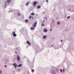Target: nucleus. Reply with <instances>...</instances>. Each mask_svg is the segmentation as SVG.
<instances>
[{
    "label": "nucleus",
    "instance_id": "nucleus-1",
    "mask_svg": "<svg viewBox=\"0 0 74 74\" xmlns=\"http://www.w3.org/2000/svg\"><path fill=\"white\" fill-rule=\"evenodd\" d=\"M37 21H36L34 23V24L33 25H32L33 27H34V28H36V26L37 25Z\"/></svg>",
    "mask_w": 74,
    "mask_h": 74
},
{
    "label": "nucleus",
    "instance_id": "nucleus-2",
    "mask_svg": "<svg viewBox=\"0 0 74 74\" xmlns=\"http://www.w3.org/2000/svg\"><path fill=\"white\" fill-rule=\"evenodd\" d=\"M13 35L14 37H16V34H15V32H12Z\"/></svg>",
    "mask_w": 74,
    "mask_h": 74
},
{
    "label": "nucleus",
    "instance_id": "nucleus-3",
    "mask_svg": "<svg viewBox=\"0 0 74 74\" xmlns=\"http://www.w3.org/2000/svg\"><path fill=\"white\" fill-rule=\"evenodd\" d=\"M17 59L18 61H19L21 59H20V58L19 57V56H18L17 57Z\"/></svg>",
    "mask_w": 74,
    "mask_h": 74
},
{
    "label": "nucleus",
    "instance_id": "nucleus-4",
    "mask_svg": "<svg viewBox=\"0 0 74 74\" xmlns=\"http://www.w3.org/2000/svg\"><path fill=\"white\" fill-rule=\"evenodd\" d=\"M43 32L44 33H47L48 32V30L47 29H45L43 30Z\"/></svg>",
    "mask_w": 74,
    "mask_h": 74
},
{
    "label": "nucleus",
    "instance_id": "nucleus-5",
    "mask_svg": "<svg viewBox=\"0 0 74 74\" xmlns=\"http://www.w3.org/2000/svg\"><path fill=\"white\" fill-rule=\"evenodd\" d=\"M13 65L14 66V67H17V66H16V63H14L13 64Z\"/></svg>",
    "mask_w": 74,
    "mask_h": 74
},
{
    "label": "nucleus",
    "instance_id": "nucleus-6",
    "mask_svg": "<svg viewBox=\"0 0 74 74\" xmlns=\"http://www.w3.org/2000/svg\"><path fill=\"white\" fill-rule=\"evenodd\" d=\"M34 29H35V28L34 27H31V29L32 30H34Z\"/></svg>",
    "mask_w": 74,
    "mask_h": 74
},
{
    "label": "nucleus",
    "instance_id": "nucleus-7",
    "mask_svg": "<svg viewBox=\"0 0 74 74\" xmlns=\"http://www.w3.org/2000/svg\"><path fill=\"white\" fill-rule=\"evenodd\" d=\"M12 0H8L7 1V2H8V4H10V2H11V1Z\"/></svg>",
    "mask_w": 74,
    "mask_h": 74
},
{
    "label": "nucleus",
    "instance_id": "nucleus-8",
    "mask_svg": "<svg viewBox=\"0 0 74 74\" xmlns=\"http://www.w3.org/2000/svg\"><path fill=\"white\" fill-rule=\"evenodd\" d=\"M37 8H41V6L40 5H38L37 7Z\"/></svg>",
    "mask_w": 74,
    "mask_h": 74
},
{
    "label": "nucleus",
    "instance_id": "nucleus-9",
    "mask_svg": "<svg viewBox=\"0 0 74 74\" xmlns=\"http://www.w3.org/2000/svg\"><path fill=\"white\" fill-rule=\"evenodd\" d=\"M37 4V2L36 1L34 2L33 3V5H35V4Z\"/></svg>",
    "mask_w": 74,
    "mask_h": 74
},
{
    "label": "nucleus",
    "instance_id": "nucleus-10",
    "mask_svg": "<svg viewBox=\"0 0 74 74\" xmlns=\"http://www.w3.org/2000/svg\"><path fill=\"white\" fill-rule=\"evenodd\" d=\"M27 44H29V45H31L30 43V42H29L28 41H27Z\"/></svg>",
    "mask_w": 74,
    "mask_h": 74
},
{
    "label": "nucleus",
    "instance_id": "nucleus-11",
    "mask_svg": "<svg viewBox=\"0 0 74 74\" xmlns=\"http://www.w3.org/2000/svg\"><path fill=\"white\" fill-rule=\"evenodd\" d=\"M41 25L42 26H45V24H44V23H42L41 24Z\"/></svg>",
    "mask_w": 74,
    "mask_h": 74
},
{
    "label": "nucleus",
    "instance_id": "nucleus-12",
    "mask_svg": "<svg viewBox=\"0 0 74 74\" xmlns=\"http://www.w3.org/2000/svg\"><path fill=\"white\" fill-rule=\"evenodd\" d=\"M22 65L21 64H20L18 65V67H21V66Z\"/></svg>",
    "mask_w": 74,
    "mask_h": 74
},
{
    "label": "nucleus",
    "instance_id": "nucleus-13",
    "mask_svg": "<svg viewBox=\"0 0 74 74\" xmlns=\"http://www.w3.org/2000/svg\"><path fill=\"white\" fill-rule=\"evenodd\" d=\"M29 4V2H28L26 3V5H28V4Z\"/></svg>",
    "mask_w": 74,
    "mask_h": 74
},
{
    "label": "nucleus",
    "instance_id": "nucleus-14",
    "mask_svg": "<svg viewBox=\"0 0 74 74\" xmlns=\"http://www.w3.org/2000/svg\"><path fill=\"white\" fill-rule=\"evenodd\" d=\"M17 15H18V16H20V15H21V14L20 13H18L17 14Z\"/></svg>",
    "mask_w": 74,
    "mask_h": 74
},
{
    "label": "nucleus",
    "instance_id": "nucleus-15",
    "mask_svg": "<svg viewBox=\"0 0 74 74\" xmlns=\"http://www.w3.org/2000/svg\"><path fill=\"white\" fill-rule=\"evenodd\" d=\"M47 38V36H45L43 37V38Z\"/></svg>",
    "mask_w": 74,
    "mask_h": 74
},
{
    "label": "nucleus",
    "instance_id": "nucleus-16",
    "mask_svg": "<svg viewBox=\"0 0 74 74\" xmlns=\"http://www.w3.org/2000/svg\"><path fill=\"white\" fill-rule=\"evenodd\" d=\"M59 24H60V22L59 21H58L57 23V24L59 25Z\"/></svg>",
    "mask_w": 74,
    "mask_h": 74
},
{
    "label": "nucleus",
    "instance_id": "nucleus-17",
    "mask_svg": "<svg viewBox=\"0 0 74 74\" xmlns=\"http://www.w3.org/2000/svg\"><path fill=\"white\" fill-rule=\"evenodd\" d=\"M31 15H34V14L33 13H32L31 14Z\"/></svg>",
    "mask_w": 74,
    "mask_h": 74
},
{
    "label": "nucleus",
    "instance_id": "nucleus-18",
    "mask_svg": "<svg viewBox=\"0 0 74 74\" xmlns=\"http://www.w3.org/2000/svg\"><path fill=\"white\" fill-rule=\"evenodd\" d=\"M2 74V71L0 70V74Z\"/></svg>",
    "mask_w": 74,
    "mask_h": 74
},
{
    "label": "nucleus",
    "instance_id": "nucleus-19",
    "mask_svg": "<svg viewBox=\"0 0 74 74\" xmlns=\"http://www.w3.org/2000/svg\"><path fill=\"white\" fill-rule=\"evenodd\" d=\"M70 18V16H68L67 17V19H69V18Z\"/></svg>",
    "mask_w": 74,
    "mask_h": 74
},
{
    "label": "nucleus",
    "instance_id": "nucleus-20",
    "mask_svg": "<svg viewBox=\"0 0 74 74\" xmlns=\"http://www.w3.org/2000/svg\"><path fill=\"white\" fill-rule=\"evenodd\" d=\"M34 71V69H33L32 70V72H33V73Z\"/></svg>",
    "mask_w": 74,
    "mask_h": 74
},
{
    "label": "nucleus",
    "instance_id": "nucleus-21",
    "mask_svg": "<svg viewBox=\"0 0 74 74\" xmlns=\"http://www.w3.org/2000/svg\"><path fill=\"white\" fill-rule=\"evenodd\" d=\"M25 22H28V20H26L25 21Z\"/></svg>",
    "mask_w": 74,
    "mask_h": 74
},
{
    "label": "nucleus",
    "instance_id": "nucleus-22",
    "mask_svg": "<svg viewBox=\"0 0 74 74\" xmlns=\"http://www.w3.org/2000/svg\"><path fill=\"white\" fill-rule=\"evenodd\" d=\"M60 71L61 72V73H62V69H60Z\"/></svg>",
    "mask_w": 74,
    "mask_h": 74
},
{
    "label": "nucleus",
    "instance_id": "nucleus-23",
    "mask_svg": "<svg viewBox=\"0 0 74 74\" xmlns=\"http://www.w3.org/2000/svg\"><path fill=\"white\" fill-rule=\"evenodd\" d=\"M64 71H65L64 69H63L62 71H63V72H64Z\"/></svg>",
    "mask_w": 74,
    "mask_h": 74
},
{
    "label": "nucleus",
    "instance_id": "nucleus-24",
    "mask_svg": "<svg viewBox=\"0 0 74 74\" xmlns=\"http://www.w3.org/2000/svg\"><path fill=\"white\" fill-rule=\"evenodd\" d=\"M31 18H32V19H33V16H31Z\"/></svg>",
    "mask_w": 74,
    "mask_h": 74
},
{
    "label": "nucleus",
    "instance_id": "nucleus-25",
    "mask_svg": "<svg viewBox=\"0 0 74 74\" xmlns=\"http://www.w3.org/2000/svg\"><path fill=\"white\" fill-rule=\"evenodd\" d=\"M31 18V16H30V17H29V19H30V18Z\"/></svg>",
    "mask_w": 74,
    "mask_h": 74
},
{
    "label": "nucleus",
    "instance_id": "nucleus-26",
    "mask_svg": "<svg viewBox=\"0 0 74 74\" xmlns=\"http://www.w3.org/2000/svg\"><path fill=\"white\" fill-rule=\"evenodd\" d=\"M50 32H51V31H52V29H50Z\"/></svg>",
    "mask_w": 74,
    "mask_h": 74
},
{
    "label": "nucleus",
    "instance_id": "nucleus-27",
    "mask_svg": "<svg viewBox=\"0 0 74 74\" xmlns=\"http://www.w3.org/2000/svg\"><path fill=\"white\" fill-rule=\"evenodd\" d=\"M6 7H7V6L5 5V6L4 8H6Z\"/></svg>",
    "mask_w": 74,
    "mask_h": 74
},
{
    "label": "nucleus",
    "instance_id": "nucleus-28",
    "mask_svg": "<svg viewBox=\"0 0 74 74\" xmlns=\"http://www.w3.org/2000/svg\"><path fill=\"white\" fill-rule=\"evenodd\" d=\"M46 1H47V2H48V0H46Z\"/></svg>",
    "mask_w": 74,
    "mask_h": 74
},
{
    "label": "nucleus",
    "instance_id": "nucleus-29",
    "mask_svg": "<svg viewBox=\"0 0 74 74\" xmlns=\"http://www.w3.org/2000/svg\"><path fill=\"white\" fill-rule=\"evenodd\" d=\"M6 66H7V65H5V67L6 68Z\"/></svg>",
    "mask_w": 74,
    "mask_h": 74
},
{
    "label": "nucleus",
    "instance_id": "nucleus-30",
    "mask_svg": "<svg viewBox=\"0 0 74 74\" xmlns=\"http://www.w3.org/2000/svg\"><path fill=\"white\" fill-rule=\"evenodd\" d=\"M7 3V2H5V5H7V3Z\"/></svg>",
    "mask_w": 74,
    "mask_h": 74
},
{
    "label": "nucleus",
    "instance_id": "nucleus-31",
    "mask_svg": "<svg viewBox=\"0 0 74 74\" xmlns=\"http://www.w3.org/2000/svg\"><path fill=\"white\" fill-rule=\"evenodd\" d=\"M44 20L42 21V23H44Z\"/></svg>",
    "mask_w": 74,
    "mask_h": 74
},
{
    "label": "nucleus",
    "instance_id": "nucleus-32",
    "mask_svg": "<svg viewBox=\"0 0 74 74\" xmlns=\"http://www.w3.org/2000/svg\"><path fill=\"white\" fill-rule=\"evenodd\" d=\"M62 41H63V40H61V42H62Z\"/></svg>",
    "mask_w": 74,
    "mask_h": 74
},
{
    "label": "nucleus",
    "instance_id": "nucleus-33",
    "mask_svg": "<svg viewBox=\"0 0 74 74\" xmlns=\"http://www.w3.org/2000/svg\"><path fill=\"white\" fill-rule=\"evenodd\" d=\"M15 53H17V52H15Z\"/></svg>",
    "mask_w": 74,
    "mask_h": 74
},
{
    "label": "nucleus",
    "instance_id": "nucleus-34",
    "mask_svg": "<svg viewBox=\"0 0 74 74\" xmlns=\"http://www.w3.org/2000/svg\"><path fill=\"white\" fill-rule=\"evenodd\" d=\"M8 61V60H6V62H7Z\"/></svg>",
    "mask_w": 74,
    "mask_h": 74
},
{
    "label": "nucleus",
    "instance_id": "nucleus-35",
    "mask_svg": "<svg viewBox=\"0 0 74 74\" xmlns=\"http://www.w3.org/2000/svg\"><path fill=\"white\" fill-rule=\"evenodd\" d=\"M11 12V10H10V11H9V12Z\"/></svg>",
    "mask_w": 74,
    "mask_h": 74
},
{
    "label": "nucleus",
    "instance_id": "nucleus-36",
    "mask_svg": "<svg viewBox=\"0 0 74 74\" xmlns=\"http://www.w3.org/2000/svg\"><path fill=\"white\" fill-rule=\"evenodd\" d=\"M53 21H53V20H52V22H53Z\"/></svg>",
    "mask_w": 74,
    "mask_h": 74
},
{
    "label": "nucleus",
    "instance_id": "nucleus-37",
    "mask_svg": "<svg viewBox=\"0 0 74 74\" xmlns=\"http://www.w3.org/2000/svg\"><path fill=\"white\" fill-rule=\"evenodd\" d=\"M46 20H47V18H46Z\"/></svg>",
    "mask_w": 74,
    "mask_h": 74
},
{
    "label": "nucleus",
    "instance_id": "nucleus-38",
    "mask_svg": "<svg viewBox=\"0 0 74 74\" xmlns=\"http://www.w3.org/2000/svg\"><path fill=\"white\" fill-rule=\"evenodd\" d=\"M51 47H53V45H51Z\"/></svg>",
    "mask_w": 74,
    "mask_h": 74
},
{
    "label": "nucleus",
    "instance_id": "nucleus-39",
    "mask_svg": "<svg viewBox=\"0 0 74 74\" xmlns=\"http://www.w3.org/2000/svg\"><path fill=\"white\" fill-rule=\"evenodd\" d=\"M65 18H66V16H65Z\"/></svg>",
    "mask_w": 74,
    "mask_h": 74
},
{
    "label": "nucleus",
    "instance_id": "nucleus-40",
    "mask_svg": "<svg viewBox=\"0 0 74 74\" xmlns=\"http://www.w3.org/2000/svg\"><path fill=\"white\" fill-rule=\"evenodd\" d=\"M44 18H45V17H44Z\"/></svg>",
    "mask_w": 74,
    "mask_h": 74
}]
</instances>
